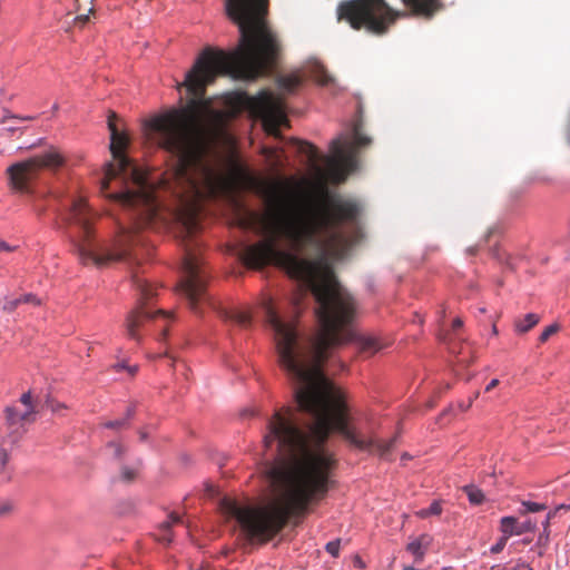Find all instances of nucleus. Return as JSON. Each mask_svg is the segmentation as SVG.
Instances as JSON below:
<instances>
[{
  "label": "nucleus",
  "instance_id": "obj_1",
  "mask_svg": "<svg viewBox=\"0 0 570 570\" xmlns=\"http://www.w3.org/2000/svg\"><path fill=\"white\" fill-rule=\"evenodd\" d=\"M331 205L324 213L282 206L264 242L268 258L294 283L284 303L266 296L261 313L295 404L267 419L264 450H327L334 432L356 448L370 445L351 422L345 392L325 370L342 344L354 343L367 355L383 348L379 338L353 328L356 302L330 272L331 261L346 259L364 238V206L338 195Z\"/></svg>",
  "mask_w": 570,
  "mask_h": 570
},
{
  "label": "nucleus",
  "instance_id": "obj_2",
  "mask_svg": "<svg viewBox=\"0 0 570 570\" xmlns=\"http://www.w3.org/2000/svg\"><path fill=\"white\" fill-rule=\"evenodd\" d=\"M225 13L238 29V42L229 49L205 48L185 73L177 89H185L190 104L205 99V89L217 76H228L235 81L250 83L274 75L278 94L262 88L256 95L244 89L230 92L235 109L259 122L266 131L276 132L287 125L291 111L284 96L297 94L307 80L336 94L340 87L316 58L306 61L302 70L291 75L276 73L277 42L266 16L268 0H225Z\"/></svg>",
  "mask_w": 570,
  "mask_h": 570
},
{
  "label": "nucleus",
  "instance_id": "obj_3",
  "mask_svg": "<svg viewBox=\"0 0 570 570\" xmlns=\"http://www.w3.org/2000/svg\"><path fill=\"white\" fill-rule=\"evenodd\" d=\"M65 163V157L56 148L49 147L28 160L10 165L7 168L9 185L13 190L41 202L35 205L39 214L52 209L61 218L73 250L83 264H106L118 254L97 242L94 232L95 212L87 200L63 187L39 185L45 173H57Z\"/></svg>",
  "mask_w": 570,
  "mask_h": 570
},
{
  "label": "nucleus",
  "instance_id": "obj_4",
  "mask_svg": "<svg viewBox=\"0 0 570 570\" xmlns=\"http://www.w3.org/2000/svg\"><path fill=\"white\" fill-rule=\"evenodd\" d=\"M363 126V106L357 100L355 116L331 140L328 153L308 141L286 137H279L276 146L263 147L266 170L274 187L281 185L286 179V171L294 168L291 157L302 159L318 177L326 174L335 184L345 183L347 176L360 171L361 161L357 156L373 142L372 137L364 132Z\"/></svg>",
  "mask_w": 570,
  "mask_h": 570
},
{
  "label": "nucleus",
  "instance_id": "obj_5",
  "mask_svg": "<svg viewBox=\"0 0 570 570\" xmlns=\"http://www.w3.org/2000/svg\"><path fill=\"white\" fill-rule=\"evenodd\" d=\"M407 11L390 7L385 0H347L337 6V20H346L353 29L365 28L375 35L386 32L389 26L402 17L431 19L443 4L440 0H401Z\"/></svg>",
  "mask_w": 570,
  "mask_h": 570
},
{
  "label": "nucleus",
  "instance_id": "obj_6",
  "mask_svg": "<svg viewBox=\"0 0 570 570\" xmlns=\"http://www.w3.org/2000/svg\"><path fill=\"white\" fill-rule=\"evenodd\" d=\"M208 277L203 262L196 255L188 254L184 261L178 291L189 308L196 314H203L208 307L215 309L227 322L244 328L250 327L255 318L253 312L248 308H220L207 292Z\"/></svg>",
  "mask_w": 570,
  "mask_h": 570
},
{
  "label": "nucleus",
  "instance_id": "obj_7",
  "mask_svg": "<svg viewBox=\"0 0 570 570\" xmlns=\"http://www.w3.org/2000/svg\"><path fill=\"white\" fill-rule=\"evenodd\" d=\"M147 144L173 156H181L186 145V132L178 112L157 116L142 125Z\"/></svg>",
  "mask_w": 570,
  "mask_h": 570
},
{
  "label": "nucleus",
  "instance_id": "obj_8",
  "mask_svg": "<svg viewBox=\"0 0 570 570\" xmlns=\"http://www.w3.org/2000/svg\"><path fill=\"white\" fill-rule=\"evenodd\" d=\"M134 288L140 295L139 305L132 309L126 318V331L131 340L139 341L138 328L145 322L161 318L165 323L174 320L170 313L160 308H154L148 305L147 301L156 295V287L147 278L134 274L131 277Z\"/></svg>",
  "mask_w": 570,
  "mask_h": 570
},
{
  "label": "nucleus",
  "instance_id": "obj_9",
  "mask_svg": "<svg viewBox=\"0 0 570 570\" xmlns=\"http://www.w3.org/2000/svg\"><path fill=\"white\" fill-rule=\"evenodd\" d=\"M222 517L234 529L247 538H254L263 531V524L257 517V509L249 500L224 497L219 502Z\"/></svg>",
  "mask_w": 570,
  "mask_h": 570
},
{
  "label": "nucleus",
  "instance_id": "obj_10",
  "mask_svg": "<svg viewBox=\"0 0 570 570\" xmlns=\"http://www.w3.org/2000/svg\"><path fill=\"white\" fill-rule=\"evenodd\" d=\"M535 528L537 521L531 518H528L524 521H519L514 515H504L500 520L501 532L507 533L510 538L513 535L533 532Z\"/></svg>",
  "mask_w": 570,
  "mask_h": 570
},
{
  "label": "nucleus",
  "instance_id": "obj_11",
  "mask_svg": "<svg viewBox=\"0 0 570 570\" xmlns=\"http://www.w3.org/2000/svg\"><path fill=\"white\" fill-rule=\"evenodd\" d=\"M118 117L115 112H110L107 119L108 129L110 132L109 148L112 156L118 157L120 149L126 148L129 144V137L126 131L120 130L116 124Z\"/></svg>",
  "mask_w": 570,
  "mask_h": 570
},
{
  "label": "nucleus",
  "instance_id": "obj_12",
  "mask_svg": "<svg viewBox=\"0 0 570 570\" xmlns=\"http://www.w3.org/2000/svg\"><path fill=\"white\" fill-rule=\"evenodd\" d=\"M101 191L105 193L107 197L114 199L115 202L120 203L124 206L131 205L138 198L136 191H134L128 186H124L122 184L121 187L116 190L111 189L109 184L104 181L101 184Z\"/></svg>",
  "mask_w": 570,
  "mask_h": 570
},
{
  "label": "nucleus",
  "instance_id": "obj_13",
  "mask_svg": "<svg viewBox=\"0 0 570 570\" xmlns=\"http://www.w3.org/2000/svg\"><path fill=\"white\" fill-rule=\"evenodd\" d=\"M27 119H32V117L27 116L22 118L7 111V115L1 119V124L3 126L0 128V137L6 138L14 135L16 132H21L22 127L19 126V122Z\"/></svg>",
  "mask_w": 570,
  "mask_h": 570
},
{
  "label": "nucleus",
  "instance_id": "obj_14",
  "mask_svg": "<svg viewBox=\"0 0 570 570\" xmlns=\"http://www.w3.org/2000/svg\"><path fill=\"white\" fill-rule=\"evenodd\" d=\"M429 543L430 537L428 534H422L406 544V551L413 556L415 562H422Z\"/></svg>",
  "mask_w": 570,
  "mask_h": 570
},
{
  "label": "nucleus",
  "instance_id": "obj_15",
  "mask_svg": "<svg viewBox=\"0 0 570 570\" xmlns=\"http://www.w3.org/2000/svg\"><path fill=\"white\" fill-rule=\"evenodd\" d=\"M140 466H141L140 459H136L130 464L121 463L120 468H119V480L124 483H131L136 479Z\"/></svg>",
  "mask_w": 570,
  "mask_h": 570
},
{
  "label": "nucleus",
  "instance_id": "obj_16",
  "mask_svg": "<svg viewBox=\"0 0 570 570\" xmlns=\"http://www.w3.org/2000/svg\"><path fill=\"white\" fill-rule=\"evenodd\" d=\"M181 522H183L181 517L178 513L171 512L168 515V521L163 523L159 541L164 544H170L173 541L171 527H173V524H178Z\"/></svg>",
  "mask_w": 570,
  "mask_h": 570
},
{
  "label": "nucleus",
  "instance_id": "obj_17",
  "mask_svg": "<svg viewBox=\"0 0 570 570\" xmlns=\"http://www.w3.org/2000/svg\"><path fill=\"white\" fill-rule=\"evenodd\" d=\"M540 321V316L535 313H528L523 318L514 321V331L518 334H524L533 328Z\"/></svg>",
  "mask_w": 570,
  "mask_h": 570
},
{
  "label": "nucleus",
  "instance_id": "obj_18",
  "mask_svg": "<svg viewBox=\"0 0 570 570\" xmlns=\"http://www.w3.org/2000/svg\"><path fill=\"white\" fill-rule=\"evenodd\" d=\"M548 509V504L544 502H537L532 500H522L520 502V507L518 508V513L521 515L528 513H537L541 511H546Z\"/></svg>",
  "mask_w": 570,
  "mask_h": 570
},
{
  "label": "nucleus",
  "instance_id": "obj_19",
  "mask_svg": "<svg viewBox=\"0 0 570 570\" xmlns=\"http://www.w3.org/2000/svg\"><path fill=\"white\" fill-rule=\"evenodd\" d=\"M471 504L480 505L484 501V493L474 484H466L462 488Z\"/></svg>",
  "mask_w": 570,
  "mask_h": 570
},
{
  "label": "nucleus",
  "instance_id": "obj_20",
  "mask_svg": "<svg viewBox=\"0 0 570 570\" xmlns=\"http://www.w3.org/2000/svg\"><path fill=\"white\" fill-rule=\"evenodd\" d=\"M441 513H442L441 501L433 500L428 508L419 510L416 512V515L421 519H426L431 515H440Z\"/></svg>",
  "mask_w": 570,
  "mask_h": 570
},
{
  "label": "nucleus",
  "instance_id": "obj_21",
  "mask_svg": "<svg viewBox=\"0 0 570 570\" xmlns=\"http://www.w3.org/2000/svg\"><path fill=\"white\" fill-rule=\"evenodd\" d=\"M7 423L12 426L19 422L27 421L28 417H21L23 412L18 411L14 406H7L4 410Z\"/></svg>",
  "mask_w": 570,
  "mask_h": 570
},
{
  "label": "nucleus",
  "instance_id": "obj_22",
  "mask_svg": "<svg viewBox=\"0 0 570 570\" xmlns=\"http://www.w3.org/2000/svg\"><path fill=\"white\" fill-rule=\"evenodd\" d=\"M490 254L500 264L505 265L509 268H513V263H512L511 256L509 254L501 253V250L497 246H493L490 248Z\"/></svg>",
  "mask_w": 570,
  "mask_h": 570
},
{
  "label": "nucleus",
  "instance_id": "obj_23",
  "mask_svg": "<svg viewBox=\"0 0 570 570\" xmlns=\"http://www.w3.org/2000/svg\"><path fill=\"white\" fill-rule=\"evenodd\" d=\"M20 402L26 406V411L22 413L21 417H29L31 414L36 413V409L32 402L31 392L28 391L20 396Z\"/></svg>",
  "mask_w": 570,
  "mask_h": 570
},
{
  "label": "nucleus",
  "instance_id": "obj_24",
  "mask_svg": "<svg viewBox=\"0 0 570 570\" xmlns=\"http://www.w3.org/2000/svg\"><path fill=\"white\" fill-rule=\"evenodd\" d=\"M561 510H570V503H567L566 501L561 502V503H558L553 510H549L548 513L546 514V518L544 520L542 521V525L544 528H547V525L549 524L550 520H552L553 518L557 517V514L561 511Z\"/></svg>",
  "mask_w": 570,
  "mask_h": 570
},
{
  "label": "nucleus",
  "instance_id": "obj_25",
  "mask_svg": "<svg viewBox=\"0 0 570 570\" xmlns=\"http://www.w3.org/2000/svg\"><path fill=\"white\" fill-rule=\"evenodd\" d=\"M106 446H107V449L112 450V460H115L117 462L122 461L125 452H126L125 446H122L121 444H119L115 441H109Z\"/></svg>",
  "mask_w": 570,
  "mask_h": 570
},
{
  "label": "nucleus",
  "instance_id": "obj_26",
  "mask_svg": "<svg viewBox=\"0 0 570 570\" xmlns=\"http://www.w3.org/2000/svg\"><path fill=\"white\" fill-rule=\"evenodd\" d=\"M559 331V325L557 323H552L548 325L539 335V342L544 343L547 342L553 334H556Z\"/></svg>",
  "mask_w": 570,
  "mask_h": 570
},
{
  "label": "nucleus",
  "instance_id": "obj_27",
  "mask_svg": "<svg viewBox=\"0 0 570 570\" xmlns=\"http://www.w3.org/2000/svg\"><path fill=\"white\" fill-rule=\"evenodd\" d=\"M509 538L510 537L507 533H502V537L494 544L491 546L490 553H500L507 546Z\"/></svg>",
  "mask_w": 570,
  "mask_h": 570
},
{
  "label": "nucleus",
  "instance_id": "obj_28",
  "mask_svg": "<svg viewBox=\"0 0 570 570\" xmlns=\"http://www.w3.org/2000/svg\"><path fill=\"white\" fill-rule=\"evenodd\" d=\"M341 549V540L335 539L326 543L325 550L327 553H330L332 557H337Z\"/></svg>",
  "mask_w": 570,
  "mask_h": 570
},
{
  "label": "nucleus",
  "instance_id": "obj_29",
  "mask_svg": "<svg viewBox=\"0 0 570 570\" xmlns=\"http://www.w3.org/2000/svg\"><path fill=\"white\" fill-rule=\"evenodd\" d=\"M104 426L106 429L118 430V429H122L125 426H128V423L126 422V420H124V417H120V419L107 421L104 424Z\"/></svg>",
  "mask_w": 570,
  "mask_h": 570
},
{
  "label": "nucleus",
  "instance_id": "obj_30",
  "mask_svg": "<svg viewBox=\"0 0 570 570\" xmlns=\"http://www.w3.org/2000/svg\"><path fill=\"white\" fill-rule=\"evenodd\" d=\"M46 405L48 409L51 410L52 413H60L62 410L66 409V405L60 402L52 401L50 397L47 399Z\"/></svg>",
  "mask_w": 570,
  "mask_h": 570
},
{
  "label": "nucleus",
  "instance_id": "obj_31",
  "mask_svg": "<svg viewBox=\"0 0 570 570\" xmlns=\"http://www.w3.org/2000/svg\"><path fill=\"white\" fill-rule=\"evenodd\" d=\"M19 301H20V304L24 303V304H35V305H38L40 304V301L39 298L32 294V293H27V294H23L19 297Z\"/></svg>",
  "mask_w": 570,
  "mask_h": 570
},
{
  "label": "nucleus",
  "instance_id": "obj_32",
  "mask_svg": "<svg viewBox=\"0 0 570 570\" xmlns=\"http://www.w3.org/2000/svg\"><path fill=\"white\" fill-rule=\"evenodd\" d=\"M20 305V301H19V297L17 298H12V299H7L6 303L3 304V309L6 312H13L18 306Z\"/></svg>",
  "mask_w": 570,
  "mask_h": 570
},
{
  "label": "nucleus",
  "instance_id": "obj_33",
  "mask_svg": "<svg viewBox=\"0 0 570 570\" xmlns=\"http://www.w3.org/2000/svg\"><path fill=\"white\" fill-rule=\"evenodd\" d=\"M10 460V453L7 449L0 448V466L4 469L8 466Z\"/></svg>",
  "mask_w": 570,
  "mask_h": 570
},
{
  "label": "nucleus",
  "instance_id": "obj_34",
  "mask_svg": "<svg viewBox=\"0 0 570 570\" xmlns=\"http://www.w3.org/2000/svg\"><path fill=\"white\" fill-rule=\"evenodd\" d=\"M11 480V472L9 471L8 466L2 469L0 466V484H4Z\"/></svg>",
  "mask_w": 570,
  "mask_h": 570
},
{
  "label": "nucleus",
  "instance_id": "obj_35",
  "mask_svg": "<svg viewBox=\"0 0 570 570\" xmlns=\"http://www.w3.org/2000/svg\"><path fill=\"white\" fill-rule=\"evenodd\" d=\"M12 511V504L9 501L0 503V517H3Z\"/></svg>",
  "mask_w": 570,
  "mask_h": 570
},
{
  "label": "nucleus",
  "instance_id": "obj_36",
  "mask_svg": "<svg viewBox=\"0 0 570 570\" xmlns=\"http://www.w3.org/2000/svg\"><path fill=\"white\" fill-rule=\"evenodd\" d=\"M135 414H136V405H130L127 407V410L125 412L124 420H126V422L129 424L130 420L135 416Z\"/></svg>",
  "mask_w": 570,
  "mask_h": 570
},
{
  "label": "nucleus",
  "instance_id": "obj_37",
  "mask_svg": "<svg viewBox=\"0 0 570 570\" xmlns=\"http://www.w3.org/2000/svg\"><path fill=\"white\" fill-rule=\"evenodd\" d=\"M500 233H501V228L499 225H494V226L490 227L483 242H488L492 236H495L497 234H500Z\"/></svg>",
  "mask_w": 570,
  "mask_h": 570
},
{
  "label": "nucleus",
  "instance_id": "obj_38",
  "mask_svg": "<svg viewBox=\"0 0 570 570\" xmlns=\"http://www.w3.org/2000/svg\"><path fill=\"white\" fill-rule=\"evenodd\" d=\"M119 170L114 167L111 163H107V169H106V178H111L116 175H118Z\"/></svg>",
  "mask_w": 570,
  "mask_h": 570
},
{
  "label": "nucleus",
  "instance_id": "obj_39",
  "mask_svg": "<svg viewBox=\"0 0 570 570\" xmlns=\"http://www.w3.org/2000/svg\"><path fill=\"white\" fill-rule=\"evenodd\" d=\"M45 138H38L36 139L31 144H27V145H22V146H19L18 149H31L36 146H40L42 142H43Z\"/></svg>",
  "mask_w": 570,
  "mask_h": 570
},
{
  "label": "nucleus",
  "instance_id": "obj_40",
  "mask_svg": "<svg viewBox=\"0 0 570 570\" xmlns=\"http://www.w3.org/2000/svg\"><path fill=\"white\" fill-rule=\"evenodd\" d=\"M528 568V563L525 561L519 560L513 567L508 570H525Z\"/></svg>",
  "mask_w": 570,
  "mask_h": 570
},
{
  "label": "nucleus",
  "instance_id": "obj_41",
  "mask_svg": "<svg viewBox=\"0 0 570 570\" xmlns=\"http://www.w3.org/2000/svg\"><path fill=\"white\" fill-rule=\"evenodd\" d=\"M499 384L498 379H492L488 385L485 386V392H490L492 389H494Z\"/></svg>",
  "mask_w": 570,
  "mask_h": 570
},
{
  "label": "nucleus",
  "instance_id": "obj_42",
  "mask_svg": "<svg viewBox=\"0 0 570 570\" xmlns=\"http://www.w3.org/2000/svg\"><path fill=\"white\" fill-rule=\"evenodd\" d=\"M462 326H463V321L460 317H456L455 320H453L452 327L454 331L461 328Z\"/></svg>",
  "mask_w": 570,
  "mask_h": 570
},
{
  "label": "nucleus",
  "instance_id": "obj_43",
  "mask_svg": "<svg viewBox=\"0 0 570 570\" xmlns=\"http://www.w3.org/2000/svg\"><path fill=\"white\" fill-rule=\"evenodd\" d=\"M478 250H479V245H475V246H470V247H468V248L465 249V253H466V255H469V256H473V255H475V254L478 253Z\"/></svg>",
  "mask_w": 570,
  "mask_h": 570
},
{
  "label": "nucleus",
  "instance_id": "obj_44",
  "mask_svg": "<svg viewBox=\"0 0 570 570\" xmlns=\"http://www.w3.org/2000/svg\"><path fill=\"white\" fill-rule=\"evenodd\" d=\"M8 439L10 440L11 444H14L19 440V434L17 432H12L8 435Z\"/></svg>",
  "mask_w": 570,
  "mask_h": 570
},
{
  "label": "nucleus",
  "instance_id": "obj_45",
  "mask_svg": "<svg viewBox=\"0 0 570 570\" xmlns=\"http://www.w3.org/2000/svg\"><path fill=\"white\" fill-rule=\"evenodd\" d=\"M11 249H12V247L7 242L0 240V252H2V250L9 252Z\"/></svg>",
  "mask_w": 570,
  "mask_h": 570
},
{
  "label": "nucleus",
  "instance_id": "obj_46",
  "mask_svg": "<svg viewBox=\"0 0 570 570\" xmlns=\"http://www.w3.org/2000/svg\"><path fill=\"white\" fill-rule=\"evenodd\" d=\"M509 568L505 564L497 563L491 566V570H508Z\"/></svg>",
  "mask_w": 570,
  "mask_h": 570
},
{
  "label": "nucleus",
  "instance_id": "obj_47",
  "mask_svg": "<svg viewBox=\"0 0 570 570\" xmlns=\"http://www.w3.org/2000/svg\"><path fill=\"white\" fill-rule=\"evenodd\" d=\"M128 367V364L126 362H119L117 364H115V368L118 371V370H127Z\"/></svg>",
  "mask_w": 570,
  "mask_h": 570
},
{
  "label": "nucleus",
  "instance_id": "obj_48",
  "mask_svg": "<svg viewBox=\"0 0 570 570\" xmlns=\"http://www.w3.org/2000/svg\"><path fill=\"white\" fill-rule=\"evenodd\" d=\"M127 371L129 372L130 375H134L137 373L138 366L137 365H128Z\"/></svg>",
  "mask_w": 570,
  "mask_h": 570
},
{
  "label": "nucleus",
  "instance_id": "obj_49",
  "mask_svg": "<svg viewBox=\"0 0 570 570\" xmlns=\"http://www.w3.org/2000/svg\"><path fill=\"white\" fill-rule=\"evenodd\" d=\"M366 287H367V289H368V291L373 292V289H374V284H373V279H372V278H368V279L366 281Z\"/></svg>",
  "mask_w": 570,
  "mask_h": 570
},
{
  "label": "nucleus",
  "instance_id": "obj_50",
  "mask_svg": "<svg viewBox=\"0 0 570 570\" xmlns=\"http://www.w3.org/2000/svg\"><path fill=\"white\" fill-rule=\"evenodd\" d=\"M139 439L141 442H146L148 440V434L144 431L139 432Z\"/></svg>",
  "mask_w": 570,
  "mask_h": 570
},
{
  "label": "nucleus",
  "instance_id": "obj_51",
  "mask_svg": "<svg viewBox=\"0 0 570 570\" xmlns=\"http://www.w3.org/2000/svg\"><path fill=\"white\" fill-rule=\"evenodd\" d=\"M160 336L164 338L167 336V327L166 326L160 328Z\"/></svg>",
  "mask_w": 570,
  "mask_h": 570
},
{
  "label": "nucleus",
  "instance_id": "obj_52",
  "mask_svg": "<svg viewBox=\"0 0 570 570\" xmlns=\"http://www.w3.org/2000/svg\"><path fill=\"white\" fill-rule=\"evenodd\" d=\"M491 334L494 335V336L499 334V331H498V327H497L495 324L492 325Z\"/></svg>",
  "mask_w": 570,
  "mask_h": 570
},
{
  "label": "nucleus",
  "instance_id": "obj_53",
  "mask_svg": "<svg viewBox=\"0 0 570 570\" xmlns=\"http://www.w3.org/2000/svg\"><path fill=\"white\" fill-rule=\"evenodd\" d=\"M181 461L184 462V464H188L189 462V456L187 454H183L181 455Z\"/></svg>",
  "mask_w": 570,
  "mask_h": 570
},
{
  "label": "nucleus",
  "instance_id": "obj_54",
  "mask_svg": "<svg viewBox=\"0 0 570 570\" xmlns=\"http://www.w3.org/2000/svg\"><path fill=\"white\" fill-rule=\"evenodd\" d=\"M403 570H420V569H417L413 566H405V567H403Z\"/></svg>",
  "mask_w": 570,
  "mask_h": 570
},
{
  "label": "nucleus",
  "instance_id": "obj_55",
  "mask_svg": "<svg viewBox=\"0 0 570 570\" xmlns=\"http://www.w3.org/2000/svg\"><path fill=\"white\" fill-rule=\"evenodd\" d=\"M533 180H544V177L543 176H535L532 178Z\"/></svg>",
  "mask_w": 570,
  "mask_h": 570
},
{
  "label": "nucleus",
  "instance_id": "obj_56",
  "mask_svg": "<svg viewBox=\"0 0 570 570\" xmlns=\"http://www.w3.org/2000/svg\"><path fill=\"white\" fill-rule=\"evenodd\" d=\"M566 138H567V140H570V129L569 128L566 130Z\"/></svg>",
  "mask_w": 570,
  "mask_h": 570
},
{
  "label": "nucleus",
  "instance_id": "obj_57",
  "mask_svg": "<svg viewBox=\"0 0 570 570\" xmlns=\"http://www.w3.org/2000/svg\"><path fill=\"white\" fill-rule=\"evenodd\" d=\"M58 108H59L58 104H55V105L52 106V111H57V110H58Z\"/></svg>",
  "mask_w": 570,
  "mask_h": 570
},
{
  "label": "nucleus",
  "instance_id": "obj_58",
  "mask_svg": "<svg viewBox=\"0 0 570 570\" xmlns=\"http://www.w3.org/2000/svg\"><path fill=\"white\" fill-rule=\"evenodd\" d=\"M78 19H81V20L86 21L88 19V17L87 16H81V17H78Z\"/></svg>",
  "mask_w": 570,
  "mask_h": 570
},
{
  "label": "nucleus",
  "instance_id": "obj_59",
  "mask_svg": "<svg viewBox=\"0 0 570 570\" xmlns=\"http://www.w3.org/2000/svg\"><path fill=\"white\" fill-rule=\"evenodd\" d=\"M480 313H484L485 312V308L484 307H481L479 308Z\"/></svg>",
  "mask_w": 570,
  "mask_h": 570
},
{
  "label": "nucleus",
  "instance_id": "obj_60",
  "mask_svg": "<svg viewBox=\"0 0 570 570\" xmlns=\"http://www.w3.org/2000/svg\"><path fill=\"white\" fill-rule=\"evenodd\" d=\"M471 403H472V400H470V402L468 403V405L465 406V409H468L469 406H471Z\"/></svg>",
  "mask_w": 570,
  "mask_h": 570
},
{
  "label": "nucleus",
  "instance_id": "obj_61",
  "mask_svg": "<svg viewBox=\"0 0 570 570\" xmlns=\"http://www.w3.org/2000/svg\"><path fill=\"white\" fill-rule=\"evenodd\" d=\"M525 570H533V569L528 564V568H525Z\"/></svg>",
  "mask_w": 570,
  "mask_h": 570
}]
</instances>
